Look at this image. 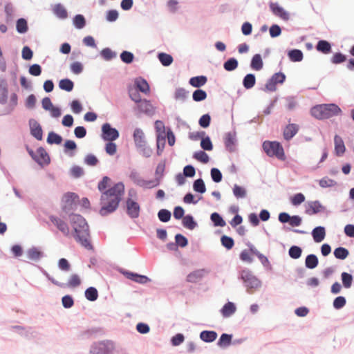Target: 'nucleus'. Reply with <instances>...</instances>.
<instances>
[{
    "label": "nucleus",
    "instance_id": "nucleus-40",
    "mask_svg": "<svg viewBox=\"0 0 354 354\" xmlns=\"http://www.w3.org/2000/svg\"><path fill=\"white\" fill-rule=\"evenodd\" d=\"M231 342L232 335L224 333L221 335L217 344L220 347H226L231 344Z\"/></svg>",
    "mask_w": 354,
    "mask_h": 354
},
{
    "label": "nucleus",
    "instance_id": "nucleus-44",
    "mask_svg": "<svg viewBox=\"0 0 354 354\" xmlns=\"http://www.w3.org/2000/svg\"><path fill=\"white\" fill-rule=\"evenodd\" d=\"M62 141V137L54 133V132H50L48 133V138H47V142L49 144H57L59 145Z\"/></svg>",
    "mask_w": 354,
    "mask_h": 354
},
{
    "label": "nucleus",
    "instance_id": "nucleus-12",
    "mask_svg": "<svg viewBox=\"0 0 354 354\" xmlns=\"http://www.w3.org/2000/svg\"><path fill=\"white\" fill-rule=\"evenodd\" d=\"M208 272V270L204 268L194 270L187 276L186 281L188 283H197L201 281Z\"/></svg>",
    "mask_w": 354,
    "mask_h": 354
},
{
    "label": "nucleus",
    "instance_id": "nucleus-33",
    "mask_svg": "<svg viewBox=\"0 0 354 354\" xmlns=\"http://www.w3.org/2000/svg\"><path fill=\"white\" fill-rule=\"evenodd\" d=\"M305 264L308 268L313 269L318 265V259L315 254H309L306 258Z\"/></svg>",
    "mask_w": 354,
    "mask_h": 354
},
{
    "label": "nucleus",
    "instance_id": "nucleus-9",
    "mask_svg": "<svg viewBox=\"0 0 354 354\" xmlns=\"http://www.w3.org/2000/svg\"><path fill=\"white\" fill-rule=\"evenodd\" d=\"M77 196L75 193L68 192L65 194L62 199V209L67 212L73 209L75 205Z\"/></svg>",
    "mask_w": 354,
    "mask_h": 354
},
{
    "label": "nucleus",
    "instance_id": "nucleus-11",
    "mask_svg": "<svg viewBox=\"0 0 354 354\" xmlns=\"http://www.w3.org/2000/svg\"><path fill=\"white\" fill-rule=\"evenodd\" d=\"M127 214L132 218H136L140 215V205L131 198H128L126 202Z\"/></svg>",
    "mask_w": 354,
    "mask_h": 354
},
{
    "label": "nucleus",
    "instance_id": "nucleus-58",
    "mask_svg": "<svg viewBox=\"0 0 354 354\" xmlns=\"http://www.w3.org/2000/svg\"><path fill=\"white\" fill-rule=\"evenodd\" d=\"M155 129L157 132V136H166L165 127L162 121L156 120L155 122Z\"/></svg>",
    "mask_w": 354,
    "mask_h": 354
},
{
    "label": "nucleus",
    "instance_id": "nucleus-41",
    "mask_svg": "<svg viewBox=\"0 0 354 354\" xmlns=\"http://www.w3.org/2000/svg\"><path fill=\"white\" fill-rule=\"evenodd\" d=\"M193 188L195 192L203 194L206 192V187L203 179L199 178L194 181Z\"/></svg>",
    "mask_w": 354,
    "mask_h": 354
},
{
    "label": "nucleus",
    "instance_id": "nucleus-23",
    "mask_svg": "<svg viewBox=\"0 0 354 354\" xmlns=\"http://www.w3.org/2000/svg\"><path fill=\"white\" fill-rule=\"evenodd\" d=\"M236 306L232 302H227L221 310V314L224 317H228L234 314L236 311Z\"/></svg>",
    "mask_w": 354,
    "mask_h": 354
},
{
    "label": "nucleus",
    "instance_id": "nucleus-56",
    "mask_svg": "<svg viewBox=\"0 0 354 354\" xmlns=\"http://www.w3.org/2000/svg\"><path fill=\"white\" fill-rule=\"evenodd\" d=\"M8 88L6 85L0 86V103L5 104L8 100Z\"/></svg>",
    "mask_w": 354,
    "mask_h": 354
},
{
    "label": "nucleus",
    "instance_id": "nucleus-62",
    "mask_svg": "<svg viewBox=\"0 0 354 354\" xmlns=\"http://www.w3.org/2000/svg\"><path fill=\"white\" fill-rule=\"evenodd\" d=\"M105 151L109 155L113 156L117 151V146L115 143L112 142V141H109L106 145Z\"/></svg>",
    "mask_w": 354,
    "mask_h": 354
},
{
    "label": "nucleus",
    "instance_id": "nucleus-39",
    "mask_svg": "<svg viewBox=\"0 0 354 354\" xmlns=\"http://www.w3.org/2000/svg\"><path fill=\"white\" fill-rule=\"evenodd\" d=\"M183 225L187 229L193 230L196 227V223L191 215H187L183 218Z\"/></svg>",
    "mask_w": 354,
    "mask_h": 354
},
{
    "label": "nucleus",
    "instance_id": "nucleus-28",
    "mask_svg": "<svg viewBox=\"0 0 354 354\" xmlns=\"http://www.w3.org/2000/svg\"><path fill=\"white\" fill-rule=\"evenodd\" d=\"M316 49L324 54H328L331 51V46L328 41L326 40H320L316 46Z\"/></svg>",
    "mask_w": 354,
    "mask_h": 354
},
{
    "label": "nucleus",
    "instance_id": "nucleus-59",
    "mask_svg": "<svg viewBox=\"0 0 354 354\" xmlns=\"http://www.w3.org/2000/svg\"><path fill=\"white\" fill-rule=\"evenodd\" d=\"M201 147L206 151H211L213 149L212 141L209 137L203 138L201 142Z\"/></svg>",
    "mask_w": 354,
    "mask_h": 354
},
{
    "label": "nucleus",
    "instance_id": "nucleus-21",
    "mask_svg": "<svg viewBox=\"0 0 354 354\" xmlns=\"http://www.w3.org/2000/svg\"><path fill=\"white\" fill-rule=\"evenodd\" d=\"M313 239L317 243L322 242L326 236V231L324 227H316L312 232Z\"/></svg>",
    "mask_w": 354,
    "mask_h": 354
},
{
    "label": "nucleus",
    "instance_id": "nucleus-31",
    "mask_svg": "<svg viewBox=\"0 0 354 354\" xmlns=\"http://www.w3.org/2000/svg\"><path fill=\"white\" fill-rule=\"evenodd\" d=\"M206 82L207 77L205 76H196L189 80V84L194 87H201L205 85Z\"/></svg>",
    "mask_w": 354,
    "mask_h": 354
},
{
    "label": "nucleus",
    "instance_id": "nucleus-38",
    "mask_svg": "<svg viewBox=\"0 0 354 354\" xmlns=\"http://www.w3.org/2000/svg\"><path fill=\"white\" fill-rule=\"evenodd\" d=\"M193 157L198 161L204 164L207 163L209 160L208 155L203 151H198L195 152L193 155Z\"/></svg>",
    "mask_w": 354,
    "mask_h": 354
},
{
    "label": "nucleus",
    "instance_id": "nucleus-24",
    "mask_svg": "<svg viewBox=\"0 0 354 354\" xmlns=\"http://www.w3.org/2000/svg\"><path fill=\"white\" fill-rule=\"evenodd\" d=\"M217 337V333L213 330H203L200 334V338L205 342H212Z\"/></svg>",
    "mask_w": 354,
    "mask_h": 354
},
{
    "label": "nucleus",
    "instance_id": "nucleus-10",
    "mask_svg": "<svg viewBox=\"0 0 354 354\" xmlns=\"http://www.w3.org/2000/svg\"><path fill=\"white\" fill-rule=\"evenodd\" d=\"M48 279L54 284H55L59 287H62V288H64V287L76 288L81 284V279H80V276L77 274H71L66 283H59L58 281H55L54 279L50 278L49 277H48Z\"/></svg>",
    "mask_w": 354,
    "mask_h": 354
},
{
    "label": "nucleus",
    "instance_id": "nucleus-61",
    "mask_svg": "<svg viewBox=\"0 0 354 354\" xmlns=\"http://www.w3.org/2000/svg\"><path fill=\"white\" fill-rule=\"evenodd\" d=\"M346 304V299L342 296H339L333 301V306L335 309H340Z\"/></svg>",
    "mask_w": 354,
    "mask_h": 354
},
{
    "label": "nucleus",
    "instance_id": "nucleus-19",
    "mask_svg": "<svg viewBox=\"0 0 354 354\" xmlns=\"http://www.w3.org/2000/svg\"><path fill=\"white\" fill-rule=\"evenodd\" d=\"M299 131V126L296 124H288L283 130V138L286 140H290L293 138Z\"/></svg>",
    "mask_w": 354,
    "mask_h": 354
},
{
    "label": "nucleus",
    "instance_id": "nucleus-45",
    "mask_svg": "<svg viewBox=\"0 0 354 354\" xmlns=\"http://www.w3.org/2000/svg\"><path fill=\"white\" fill-rule=\"evenodd\" d=\"M17 30L19 33H25L28 30V25L26 19L21 18L17 21Z\"/></svg>",
    "mask_w": 354,
    "mask_h": 354
},
{
    "label": "nucleus",
    "instance_id": "nucleus-42",
    "mask_svg": "<svg viewBox=\"0 0 354 354\" xmlns=\"http://www.w3.org/2000/svg\"><path fill=\"white\" fill-rule=\"evenodd\" d=\"M224 68L227 71H232L238 67V61L235 58H230L223 64Z\"/></svg>",
    "mask_w": 354,
    "mask_h": 354
},
{
    "label": "nucleus",
    "instance_id": "nucleus-43",
    "mask_svg": "<svg viewBox=\"0 0 354 354\" xmlns=\"http://www.w3.org/2000/svg\"><path fill=\"white\" fill-rule=\"evenodd\" d=\"M158 59L161 64L165 66H169L173 62V58L170 55L163 53L158 55Z\"/></svg>",
    "mask_w": 354,
    "mask_h": 354
},
{
    "label": "nucleus",
    "instance_id": "nucleus-48",
    "mask_svg": "<svg viewBox=\"0 0 354 354\" xmlns=\"http://www.w3.org/2000/svg\"><path fill=\"white\" fill-rule=\"evenodd\" d=\"M221 241L222 245L227 250L232 249L234 245V242L232 238L227 236L226 235H223L221 237Z\"/></svg>",
    "mask_w": 354,
    "mask_h": 354
},
{
    "label": "nucleus",
    "instance_id": "nucleus-50",
    "mask_svg": "<svg viewBox=\"0 0 354 354\" xmlns=\"http://www.w3.org/2000/svg\"><path fill=\"white\" fill-rule=\"evenodd\" d=\"M100 54H101L102 57L105 60H107V61L111 60L113 58L116 57V53L115 52L112 51L109 48H106L102 49L101 53H100Z\"/></svg>",
    "mask_w": 354,
    "mask_h": 354
},
{
    "label": "nucleus",
    "instance_id": "nucleus-57",
    "mask_svg": "<svg viewBox=\"0 0 354 354\" xmlns=\"http://www.w3.org/2000/svg\"><path fill=\"white\" fill-rule=\"evenodd\" d=\"M158 216L162 222H167L170 220L171 213L167 209H162L158 212Z\"/></svg>",
    "mask_w": 354,
    "mask_h": 354
},
{
    "label": "nucleus",
    "instance_id": "nucleus-27",
    "mask_svg": "<svg viewBox=\"0 0 354 354\" xmlns=\"http://www.w3.org/2000/svg\"><path fill=\"white\" fill-rule=\"evenodd\" d=\"M263 66L261 56L259 54H256L253 56L250 66L255 71H260L262 69Z\"/></svg>",
    "mask_w": 354,
    "mask_h": 354
},
{
    "label": "nucleus",
    "instance_id": "nucleus-47",
    "mask_svg": "<svg viewBox=\"0 0 354 354\" xmlns=\"http://www.w3.org/2000/svg\"><path fill=\"white\" fill-rule=\"evenodd\" d=\"M73 24L78 29H82L86 24V21L83 15H77L73 19Z\"/></svg>",
    "mask_w": 354,
    "mask_h": 354
},
{
    "label": "nucleus",
    "instance_id": "nucleus-30",
    "mask_svg": "<svg viewBox=\"0 0 354 354\" xmlns=\"http://www.w3.org/2000/svg\"><path fill=\"white\" fill-rule=\"evenodd\" d=\"M256 83V78L253 74H248L245 76L243 80V86L246 89L252 88Z\"/></svg>",
    "mask_w": 354,
    "mask_h": 354
},
{
    "label": "nucleus",
    "instance_id": "nucleus-25",
    "mask_svg": "<svg viewBox=\"0 0 354 354\" xmlns=\"http://www.w3.org/2000/svg\"><path fill=\"white\" fill-rule=\"evenodd\" d=\"M335 150L337 155H342L345 151V146L342 138L336 135L334 138Z\"/></svg>",
    "mask_w": 354,
    "mask_h": 354
},
{
    "label": "nucleus",
    "instance_id": "nucleus-14",
    "mask_svg": "<svg viewBox=\"0 0 354 354\" xmlns=\"http://www.w3.org/2000/svg\"><path fill=\"white\" fill-rule=\"evenodd\" d=\"M324 210V207L317 201L308 203L306 206V213L313 215Z\"/></svg>",
    "mask_w": 354,
    "mask_h": 354
},
{
    "label": "nucleus",
    "instance_id": "nucleus-49",
    "mask_svg": "<svg viewBox=\"0 0 354 354\" xmlns=\"http://www.w3.org/2000/svg\"><path fill=\"white\" fill-rule=\"evenodd\" d=\"M192 97L193 100L196 102L202 101L206 99L207 93L203 90L198 89L193 93Z\"/></svg>",
    "mask_w": 354,
    "mask_h": 354
},
{
    "label": "nucleus",
    "instance_id": "nucleus-2",
    "mask_svg": "<svg viewBox=\"0 0 354 354\" xmlns=\"http://www.w3.org/2000/svg\"><path fill=\"white\" fill-rule=\"evenodd\" d=\"M70 223L75 232V239L83 247L88 250L92 249L89 241L88 225L86 220L79 214H72L70 216Z\"/></svg>",
    "mask_w": 354,
    "mask_h": 354
},
{
    "label": "nucleus",
    "instance_id": "nucleus-1",
    "mask_svg": "<svg viewBox=\"0 0 354 354\" xmlns=\"http://www.w3.org/2000/svg\"><path fill=\"white\" fill-rule=\"evenodd\" d=\"M124 191V186L123 183H118L113 187L103 192L101 196L102 207L100 210V214L102 216H106L118 208Z\"/></svg>",
    "mask_w": 354,
    "mask_h": 354
},
{
    "label": "nucleus",
    "instance_id": "nucleus-7",
    "mask_svg": "<svg viewBox=\"0 0 354 354\" xmlns=\"http://www.w3.org/2000/svg\"><path fill=\"white\" fill-rule=\"evenodd\" d=\"M114 350V344L113 342H100L95 344L91 351V354H112Z\"/></svg>",
    "mask_w": 354,
    "mask_h": 354
},
{
    "label": "nucleus",
    "instance_id": "nucleus-17",
    "mask_svg": "<svg viewBox=\"0 0 354 354\" xmlns=\"http://www.w3.org/2000/svg\"><path fill=\"white\" fill-rule=\"evenodd\" d=\"M137 185L145 189H151L157 187L160 184V180L158 178L152 180H145L143 178H138L136 180Z\"/></svg>",
    "mask_w": 354,
    "mask_h": 354
},
{
    "label": "nucleus",
    "instance_id": "nucleus-60",
    "mask_svg": "<svg viewBox=\"0 0 354 354\" xmlns=\"http://www.w3.org/2000/svg\"><path fill=\"white\" fill-rule=\"evenodd\" d=\"M133 55L129 51H123L120 55L122 61L126 64H130L133 60Z\"/></svg>",
    "mask_w": 354,
    "mask_h": 354
},
{
    "label": "nucleus",
    "instance_id": "nucleus-46",
    "mask_svg": "<svg viewBox=\"0 0 354 354\" xmlns=\"http://www.w3.org/2000/svg\"><path fill=\"white\" fill-rule=\"evenodd\" d=\"M27 254L29 259L34 261L39 259L41 257V252L35 248L30 249Z\"/></svg>",
    "mask_w": 354,
    "mask_h": 354
},
{
    "label": "nucleus",
    "instance_id": "nucleus-5",
    "mask_svg": "<svg viewBox=\"0 0 354 354\" xmlns=\"http://www.w3.org/2000/svg\"><path fill=\"white\" fill-rule=\"evenodd\" d=\"M241 278L247 288L248 292L250 294L261 286L260 281L248 270L241 271Z\"/></svg>",
    "mask_w": 354,
    "mask_h": 354
},
{
    "label": "nucleus",
    "instance_id": "nucleus-51",
    "mask_svg": "<svg viewBox=\"0 0 354 354\" xmlns=\"http://www.w3.org/2000/svg\"><path fill=\"white\" fill-rule=\"evenodd\" d=\"M342 280L344 286L346 288H349L352 284L353 277L351 274H350L347 272H342Z\"/></svg>",
    "mask_w": 354,
    "mask_h": 354
},
{
    "label": "nucleus",
    "instance_id": "nucleus-53",
    "mask_svg": "<svg viewBox=\"0 0 354 354\" xmlns=\"http://www.w3.org/2000/svg\"><path fill=\"white\" fill-rule=\"evenodd\" d=\"M165 137L166 136H157V153L158 155H160L164 149L165 145Z\"/></svg>",
    "mask_w": 354,
    "mask_h": 354
},
{
    "label": "nucleus",
    "instance_id": "nucleus-34",
    "mask_svg": "<svg viewBox=\"0 0 354 354\" xmlns=\"http://www.w3.org/2000/svg\"><path fill=\"white\" fill-rule=\"evenodd\" d=\"M59 86L61 89L70 92L73 90L74 84L69 79H63L59 81Z\"/></svg>",
    "mask_w": 354,
    "mask_h": 354
},
{
    "label": "nucleus",
    "instance_id": "nucleus-20",
    "mask_svg": "<svg viewBox=\"0 0 354 354\" xmlns=\"http://www.w3.org/2000/svg\"><path fill=\"white\" fill-rule=\"evenodd\" d=\"M138 109L140 112L151 114L154 112V108L151 102L147 100H141L137 106Z\"/></svg>",
    "mask_w": 354,
    "mask_h": 354
},
{
    "label": "nucleus",
    "instance_id": "nucleus-13",
    "mask_svg": "<svg viewBox=\"0 0 354 354\" xmlns=\"http://www.w3.org/2000/svg\"><path fill=\"white\" fill-rule=\"evenodd\" d=\"M50 220L64 235H69L70 230L64 221L55 216H50Z\"/></svg>",
    "mask_w": 354,
    "mask_h": 354
},
{
    "label": "nucleus",
    "instance_id": "nucleus-52",
    "mask_svg": "<svg viewBox=\"0 0 354 354\" xmlns=\"http://www.w3.org/2000/svg\"><path fill=\"white\" fill-rule=\"evenodd\" d=\"M304 201L305 196L301 193L296 194L290 198L291 203L295 206L299 205L303 202H304Z\"/></svg>",
    "mask_w": 354,
    "mask_h": 354
},
{
    "label": "nucleus",
    "instance_id": "nucleus-6",
    "mask_svg": "<svg viewBox=\"0 0 354 354\" xmlns=\"http://www.w3.org/2000/svg\"><path fill=\"white\" fill-rule=\"evenodd\" d=\"M26 149L32 158L39 165L44 166L49 164L50 157L43 147L38 148L35 152L28 147H27Z\"/></svg>",
    "mask_w": 354,
    "mask_h": 354
},
{
    "label": "nucleus",
    "instance_id": "nucleus-35",
    "mask_svg": "<svg viewBox=\"0 0 354 354\" xmlns=\"http://www.w3.org/2000/svg\"><path fill=\"white\" fill-rule=\"evenodd\" d=\"M85 297L88 300L94 301L98 297V292L95 288L90 287L86 290Z\"/></svg>",
    "mask_w": 354,
    "mask_h": 354
},
{
    "label": "nucleus",
    "instance_id": "nucleus-15",
    "mask_svg": "<svg viewBox=\"0 0 354 354\" xmlns=\"http://www.w3.org/2000/svg\"><path fill=\"white\" fill-rule=\"evenodd\" d=\"M29 124L31 135L38 140H42L43 132L40 124L35 120H30Z\"/></svg>",
    "mask_w": 354,
    "mask_h": 354
},
{
    "label": "nucleus",
    "instance_id": "nucleus-16",
    "mask_svg": "<svg viewBox=\"0 0 354 354\" xmlns=\"http://www.w3.org/2000/svg\"><path fill=\"white\" fill-rule=\"evenodd\" d=\"M270 9L273 14L283 20L287 21L289 19V15L288 13L282 8L281 7L278 3H271L270 4Z\"/></svg>",
    "mask_w": 354,
    "mask_h": 354
},
{
    "label": "nucleus",
    "instance_id": "nucleus-4",
    "mask_svg": "<svg viewBox=\"0 0 354 354\" xmlns=\"http://www.w3.org/2000/svg\"><path fill=\"white\" fill-rule=\"evenodd\" d=\"M263 148L269 156H275L280 160L285 158L283 149L278 142L265 141L263 144Z\"/></svg>",
    "mask_w": 354,
    "mask_h": 354
},
{
    "label": "nucleus",
    "instance_id": "nucleus-32",
    "mask_svg": "<svg viewBox=\"0 0 354 354\" xmlns=\"http://www.w3.org/2000/svg\"><path fill=\"white\" fill-rule=\"evenodd\" d=\"M288 57L292 62H301L303 59V53L298 49H294L288 52Z\"/></svg>",
    "mask_w": 354,
    "mask_h": 354
},
{
    "label": "nucleus",
    "instance_id": "nucleus-3",
    "mask_svg": "<svg viewBox=\"0 0 354 354\" xmlns=\"http://www.w3.org/2000/svg\"><path fill=\"white\" fill-rule=\"evenodd\" d=\"M311 115L319 120L328 119L341 114V109L335 104H323L313 106Z\"/></svg>",
    "mask_w": 354,
    "mask_h": 354
},
{
    "label": "nucleus",
    "instance_id": "nucleus-8",
    "mask_svg": "<svg viewBox=\"0 0 354 354\" xmlns=\"http://www.w3.org/2000/svg\"><path fill=\"white\" fill-rule=\"evenodd\" d=\"M102 138L104 140L113 141L119 137V133L115 128H112L108 123L102 125Z\"/></svg>",
    "mask_w": 354,
    "mask_h": 354
},
{
    "label": "nucleus",
    "instance_id": "nucleus-37",
    "mask_svg": "<svg viewBox=\"0 0 354 354\" xmlns=\"http://www.w3.org/2000/svg\"><path fill=\"white\" fill-rule=\"evenodd\" d=\"M348 254V250L343 247H339L334 250V256L338 259H345Z\"/></svg>",
    "mask_w": 354,
    "mask_h": 354
},
{
    "label": "nucleus",
    "instance_id": "nucleus-18",
    "mask_svg": "<svg viewBox=\"0 0 354 354\" xmlns=\"http://www.w3.org/2000/svg\"><path fill=\"white\" fill-rule=\"evenodd\" d=\"M133 139L135 144L138 148H141L147 145L144 132L140 129H136L133 133Z\"/></svg>",
    "mask_w": 354,
    "mask_h": 354
},
{
    "label": "nucleus",
    "instance_id": "nucleus-29",
    "mask_svg": "<svg viewBox=\"0 0 354 354\" xmlns=\"http://www.w3.org/2000/svg\"><path fill=\"white\" fill-rule=\"evenodd\" d=\"M136 88L145 94L149 93V86L147 82L144 79H138L135 82Z\"/></svg>",
    "mask_w": 354,
    "mask_h": 354
},
{
    "label": "nucleus",
    "instance_id": "nucleus-26",
    "mask_svg": "<svg viewBox=\"0 0 354 354\" xmlns=\"http://www.w3.org/2000/svg\"><path fill=\"white\" fill-rule=\"evenodd\" d=\"M53 11L54 14L60 19H64L68 17V13L66 8L59 3L53 6Z\"/></svg>",
    "mask_w": 354,
    "mask_h": 354
},
{
    "label": "nucleus",
    "instance_id": "nucleus-22",
    "mask_svg": "<svg viewBox=\"0 0 354 354\" xmlns=\"http://www.w3.org/2000/svg\"><path fill=\"white\" fill-rule=\"evenodd\" d=\"M124 274L128 279H129L136 283H138L143 284V283H146L147 282H148L149 281V278L145 275H140V274H138L136 273H133V272H125Z\"/></svg>",
    "mask_w": 354,
    "mask_h": 354
},
{
    "label": "nucleus",
    "instance_id": "nucleus-64",
    "mask_svg": "<svg viewBox=\"0 0 354 354\" xmlns=\"http://www.w3.org/2000/svg\"><path fill=\"white\" fill-rule=\"evenodd\" d=\"M240 259L241 261L247 263L252 262V257L249 250H244L240 254Z\"/></svg>",
    "mask_w": 354,
    "mask_h": 354
},
{
    "label": "nucleus",
    "instance_id": "nucleus-36",
    "mask_svg": "<svg viewBox=\"0 0 354 354\" xmlns=\"http://www.w3.org/2000/svg\"><path fill=\"white\" fill-rule=\"evenodd\" d=\"M233 194L236 198H243L246 196L247 191L243 187L234 185L233 187Z\"/></svg>",
    "mask_w": 354,
    "mask_h": 354
},
{
    "label": "nucleus",
    "instance_id": "nucleus-55",
    "mask_svg": "<svg viewBox=\"0 0 354 354\" xmlns=\"http://www.w3.org/2000/svg\"><path fill=\"white\" fill-rule=\"evenodd\" d=\"M288 252L291 258L296 259L301 257L302 251L299 247L294 245L289 249Z\"/></svg>",
    "mask_w": 354,
    "mask_h": 354
},
{
    "label": "nucleus",
    "instance_id": "nucleus-63",
    "mask_svg": "<svg viewBox=\"0 0 354 354\" xmlns=\"http://www.w3.org/2000/svg\"><path fill=\"white\" fill-rule=\"evenodd\" d=\"M211 176L212 180L216 183H219L222 180V174L219 169L213 168L211 169Z\"/></svg>",
    "mask_w": 354,
    "mask_h": 354
},
{
    "label": "nucleus",
    "instance_id": "nucleus-54",
    "mask_svg": "<svg viewBox=\"0 0 354 354\" xmlns=\"http://www.w3.org/2000/svg\"><path fill=\"white\" fill-rule=\"evenodd\" d=\"M211 219L216 226L223 227L225 225V221L218 213H213L211 215Z\"/></svg>",
    "mask_w": 354,
    "mask_h": 354
}]
</instances>
